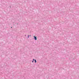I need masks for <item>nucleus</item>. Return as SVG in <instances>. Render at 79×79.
Instances as JSON below:
<instances>
[{"label": "nucleus", "instance_id": "f257e3e1", "mask_svg": "<svg viewBox=\"0 0 79 79\" xmlns=\"http://www.w3.org/2000/svg\"><path fill=\"white\" fill-rule=\"evenodd\" d=\"M34 39H35V40H37V36H34Z\"/></svg>", "mask_w": 79, "mask_h": 79}, {"label": "nucleus", "instance_id": "f03ea898", "mask_svg": "<svg viewBox=\"0 0 79 79\" xmlns=\"http://www.w3.org/2000/svg\"><path fill=\"white\" fill-rule=\"evenodd\" d=\"M35 63H37V61H36V60H35Z\"/></svg>", "mask_w": 79, "mask_h": 79}, {"label": "nucleus", "instance_id": "7ed1b4c3", "mask_svg": "<svg viewBox=\"0 0 79 79\" xmlns=\"http://www.w3.org/2000/svg\"><path fill=\"white\" fill-rule=\"evenodd\" d=\"M29 35H28V38H29Z\"/></svg>", "mask_w": 79, "mask_h": 79}, {"label": "nucleus", "instance_id": "20e7f679", "mask_svg": "<svg viewBox=\"0 0 79 79\" xmlns=\"http://www.w3.org/2000/svg\"><path fill=\"white\" fill-rule=\"evenodd\" d=\"M33 62H34V61L33 60V61H32V63H33Z\"/></svg>", "mask_w": 79, "mask_h": 79}, {"label": "nucleus", "instance_id": "39448f33", "mask_svg": "<svg viewBox=\"0 0 79 79\" xmlns=\"http://www.w3.org/2000/svg\"><path fill=\"white\" fill-rule=\"evenodd\" d=\"M34 60H35V59H33V61H34Z\"/></svg>", "mask_w": 79, "mask_h": 79}, {"label": "nucleus", "instance_id": "423d86ee", "mask_svg": "<svg viewBox=\"0 0 79 79\" xmlns=\"http://www.w3.org/2000/svg\"><path fill=\"white\" fill-rule=\"evenodd\" d=\"M11 28H12V27H11Z\"/></svg>", "mask_w": 79, "mask_h": 79}, {"label": "nucleus", "instance_id": "0eeeda50", "mask_svg": "<svg viewBox=\"0 0 79 79\" xmlns=\"http://www.w3.org/2000/svg\"><path fill=\"white\" fill-rule=\"evenodd\" d=\"M30 36H31V35H30Z\"/></svg>", "mask_w": 79, "mask_h": 79}]
</instances>
